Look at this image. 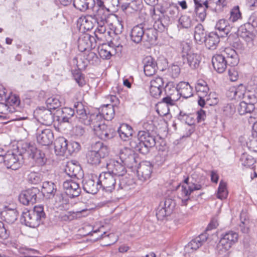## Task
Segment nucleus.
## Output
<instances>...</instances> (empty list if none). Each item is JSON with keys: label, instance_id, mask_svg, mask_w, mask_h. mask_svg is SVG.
I'll return each instance as SVG.
<instances>
[{"label": "nucleus", "instance_id": "obj_5", "mask_svg": "<svg viewBox=\"0 0 257 257\" xmlns=\"http://www.w3.org/2000/svg\"><path fill=\"white\" fill-rule=\"evenodd\" d=\"M184 183L186 185H182L181 195L182 204L187 205L188 201L191 199V193L194 191L201 190L202 187L201 184L197 183L193 175L186 178Z\"/></svg>", "mask_w": 257, "mask_h": 257}, {"label": "nucleus", "instance_id": "obj_41", "mask_svg": "<svg viewBox=\"0 0 257 257\" xmlns=\"http://www.w3.org/2000/svg\"><path fill=\"white\" fill-rule=\"evenodd\" d=\"M207 238L206 233H202L195 238L192 239L188 244V247L196 250L206 241Z\"/></svg>", "mask_w": 257, "mask_h": 257}, {"label": "nucleus", "instance_id": "obj_27", "mask_svg": "<svg viewBox=\"0 0 257 257\" xmlns=\"http://www.w3.org/2000/svg\"><path fill=\"white\" fill-rule=\"evenodd\" d=\"M212 63L214 69L220 73L225 71L228 64L223 55L220 54L214 56L212 58Z\"/></svg>", "mask_w": 257, "mask_h": 257}, {"label": "nucleus", "instance_id": "obj_47", "mask_svg": "<svg viewBox=\"0 0 257 257\" xmlns=\"http://www.w3.org/2000/svg\"><path fill=\"white\" fill-rule=\"evenodd\" d=\"M114 108L113 105L107 104L102 107L101 113L102 118L107 120H111L114 115Z\"/></svg>", "mask_w": 257, "mask_h": 257}, {"label": "nucleus", "instance_id": "obj_44", "mask_svg": "<svg viewBox=\"0 0 257 257\" xmlns=\"http://www.w3.org/2000/svg\"><path fill=\"white\" fill-rule=\"evenodd\" d=\"M56 185L49 181H46L43 183L42 192L44 195L46 194L48 197H53L56 192Z\"/></svg>", "mask_w": 257, "mask_h": 257}, {"label": "nucleus", "instance_id": "obj_10", "mask_svg": "<svg viewBox=\"0 0 257 257\" xmlns=\"http://www.w3.org/2000/svg\"><path fill=\"white\" fill-rule=\"evenodd\" d=\"M119 159L122 163L129 168L136 167L139 162L137 155L132 150L126 148L120 150Z\"/></svg>", "mask_w": 257, "mask_h": 257}, {"label": "nucleus", "instance_id": "obj_11", "mask_svg": "<svg viewBox=\"0 0 257 257\" xmlns=\"http://www.w3.org/2000/svg\"><path fill=\"white\" fill-rule=\"evenodd\" d=\"M39 193L40 190L36 187L27 189L20 194L19 201L25 205H33L36 202L37 194Z\"/></svg>", "mask_w": 257, "mask_h": 257}, {"label": "nucleus", "instance_id": "obj_32", "mask_svg": "<svg viewBox=\"0 0 257 257\" xmlns=\"http://www.w3.org/2000/svg\"><path fill=\"white\" fill-rule=\"evenodd\" d=\"M117 132L120 139L123 141H128L133 136L132 127L126 123H122L117 129Z\"/></svg>", "mask_w": 257, "mask_h": 257}, {"label": "nucleus", "instance_id": "obj_53", "mask_svg": "<svg viewBox=\"0 0 257 257\" xmlns=\"http://www.w3.org/2000/svg\"><path fill=\"white\" fill-rule=\"evenodd\" d=\"M240 161L242 165L246 167H250L255 162L252 157L246 153H243L241 155L240 158Z\"/></svg>", "mask_w": 257, "mask_h": 257}, {"label": "nucleus", "instance_id": "obj_49", "mask_svg": "<svg viewBox=\"0 0 257 257\" xmlns=\"http://www.w3.org/2000/svg\"><path fill=\"white\" fill-rule=\"evenodd\" d=\"M165 94L167 96L179 97L178 85L176 87L173 82H169L164 88Z\"/></svg>", "mask_w": 257, "mask_h": 257}, {"label": "nucleus", "instance_id": "obj_38", "mask_svg": "<svg viewBox=\"0 0 257 257\" xmlns=\"http://www.w3.org/2000/svg\"><path fill=\"white\" fill-rule=\"evenodd\" d=\"M80 26L84 30L89 31L96 25L95 21L91 15H88L81 17L79 20Z\"/></svg>", "mask_w": 257, "mask_h": 257}, {"label": "nucleus", "instance_id": "obj_26", "mask_svg": "<svg viewBox=\"0 0 257 257\" xmlns=\"http://www.w3.org/2000/svg\"><path fill=\"white\" fill-rule=\"evenodd\" d=\"M173 19L167 14L162 15L158 20L154 23L155 28H158L159 32L167 31L169 26L172 23Z\"/></svg>", "mask_w": 257, "mask_h": 257}, {"label": "nucleus", "instance_id": "obj_55", "mask_svg": "<svg viewBox=\"0 0 257 257\" xmlns=\"http://www.w3.org/2000/svg\"><path fill=\"white\" fill-rule=\"evenodd\" d=\"M47 109L51 110V109H56L61 105V102L59 100L53 97L48 98L46 101Z\"/></svg>", "mask_w": 257, "mask_h": 257}, {"label": "nucleus", "instance_id": "obj_23", "mask_svg": "<svg viewBox=\"0 0 257 257\" xmlns=\"http://www.w3.org/2000/svg\"><path fill=\"white\" fill-rule=\"evenodd\" d=\"M95 133L100 139L105 141L112 139L116 135L115 130L105 124L102 125Z\"/></svg>", "mask_w": 257, "mask_h": 257}, {"label": "nucleus", "instance_id": "obj_7", "mask_svg": "<svg viewBox=\"0 0 257 257\" xmlns=\"http://www.w3.org/2000/svg\"><path fill=\"white\" fill-rule=\"evenodd\" d=\"M22 153L23 152H21L18 155L14 151H8L5 155L3 153L2 156H0V163H3L7 168L17 170L22 164L20 159L22 158Z\"/></svg>", "mask_w": 257, "mask_h": 257}, {"label": "nucleus", "instance_id": "obj_17", "mask_svg": "<svg viewBox=\"0 0 257 257\" xmlns=\"http://www.w3.org/2000/svg\"><path fill=\"white\" fill-rule=\"evenodd\" d=\"M249 28V24H244L238 28L237 33H238L239 37L245 41L246 45L249 48H251L254 46L255 35L248 30Z\"/></svg>", "mask_w": 257, "mask_h": 257}, {"label": "nucleus", "instance_id": "obj_35", "mask_svg": "<svg viewBox=\"0 0 257 257\" xmlns=\"http://www.w3.org/2000/svg\"><path fill=\"white\" fill-rule=\"evenodd\" d=\"M99 188V184L98 181L95 182L93 179H88L83 180V188L84 190L90 194H96Z\"/></svg>", "mask_w": 257, "mask_h": 257}, {"label": "nucleus", "instance_id": "obj_2", "mask_svg": "<svg viewBox=\"0 0 257 257\" xmlns=\"http://www.w3.org/2000/svg\"><path fill=\"white\" fill-rule=\"evenodd\" d=\"M117 178L109 172L101 173L98 177V183L99 184V188L107 192H112L114 189L117 191L121 189L126 190L129 185L128 179L122 178L119 179V183L116 184Z\"/></svg>", "mask_w": 257, "mask_h": 257}, {"label": "nucleus", "instance_id": "obj_33", "mask_svg": "<svg viewBox=\"0 0 257 257\" xmlns=\"http://www.w3.org/2000/svg\"><path fill=\"white\" fill-rule=\"evenodd\" d=\"M75 110L70 107H65L57 110L58 113H60V118L62 122H70L72 121V118L75 114Z\"/></svg>", "mask_w": 257, "mask_h": 257}, {"label": "nucleus", "instance_id": "obj_29", "mask_svg": "<svg viewBox=\"0 0 257 257\" xmlns=\"http://www.w3.org/2000/svg\"><path fill=\"white\" fill-rule=\"evenodd\" d=\"M54 149L57 155H64L67 153V140L64 137L58 138L54 142Z\"/></svg>", "mask_w": 257, "mask_h": 257}, {"label": "nucleus", "instance_id": "obj_16", "mask_svg": "<svg viewBox=\"0 0 257 257\" xmlns=\"http://www.w3.org/2000/svg\"><path fill=\"white\" fill-rule=\"evenodd\" d=\"M95 43V39L94 37L88 34H85L78 39V48L80 51L84 52L94 48Z\"/></svg>", "mask_w": 257, "mask_h": 257}, {"label": "nucleus", "instance_id": "obj_37", "mask_svg": "<svg viewBox=\"0 0 257 257\" xmlns=\"http://www.w3.org/2000/svg\"><path fill=\"white\" fill-rule=\"evenodd\" d=\"M95 3L94 0H74L73 6L77 10L85 12L93 7Z\"/></svg>", "mask_w": 257, "mask_h": 257}, {"label": "nucleus", "instance_id": "obj_15", "mask_svg": "<svg viewBox=\"0 0 257 257\" xmlns=\"http://www.w3.org/2000/svg\"><path fill=\"white\" fill-rule=\"evenodd\" d=\"M74 108L78 121L84 125L90 124L91 114L87 113L83 104L81 102H77L74 104Z\"/></svg>", "mask_w": 257, "mask_h": 257}, {"label": "nucleus", "instance_id": "obj_36", "mask_svg": "<svg viewBox=\"0 0 257 257\" xmlns=\"http://www.w3.org/2000/svg\"><path fill=\"white\" fill-rule=\"evenodd\" d=\"M179 96L188 98L193 95L192 88L188 82H180L178 84Z\"/></svg>", "mask_w": 257, "mask_h": 257}, {"label": "nucleus", "instance_id": "obj_25", "mask_svg": "<svg viewBox=\"0 0 257 257\" xmlns=\"http://www.w3.org/2000/svg\"><path fill=\"white\" fill-rule=\"evenodd\" d=\"M145 28L142 24L134 26L130 33V38L132 41L136 44H139L144 41Z\"/></svg>", "mask_w": 257, "mask_h": 257}, {"label": "nucleus", "instance_id": "obj_51", "mask_svg": "<svg viewBox=\"0 0 257 257\" xmlns=\"http://www.w3.org/2000/svg\"><path fill=\"white\" fill-rule=\"evenodd\" d=\"M95 21L97 22L107 21L108 14L106 13L104 9L98 8L95 13L91 15Z\"/></svg>", "mask_w": 257, "mask_h": 257}, {"label": "nucleus", "instance_id": "obj_4", "mask_svg": "<svg viewBox=\"0 0 257 257\" xmlns=\"http://www.w3.org/2000/svg\"><path fill=\"white\" fill-rule=\"evenodd\" d=\"M92 150L89 151L86 155L88 163L97 165L101 162V160L108 154L107 147L104 146L101 142L98 141L92 145Z\"/></svg>", "mask_w": 257, "mask_h": 257}, {"label": "nucleus", "instance_id": "obj_45", "mask_svg": "<svg viewBox=\"0 0 257 257\" xmlns=\"http://www.w3.org/2000/svg\"><path fill=\"white\" fill-rule=\"evenodd\" d=\"M196 115L192 113H187L183 111H180L178 118L182 122H184L190 126L195 124Z\"/></svg>", "mask_w": 257, "mask_h": 257}, {"label": "nucleus", "instance_id": "obj_54", "mask_svg": "<svg viewBox=\"0 0 257 257\" xmlns=\"http://www.w3.org/2000/svg\"><path fill=\"white\" fill-rule=\"evenodd\" d=\"M227 195L226 183L223 180H221L218 188L217 198L220 199H224L226 198Z\"/></svg>", "mask_w": 257, "mask_h": 257}, {"label": "nucleus", "instance_id": "obj_6", "mask_svg": "<svg viewBox=\"0 0 257 257\" xmlns=\"http://www.w3.org/2000/svg\"><path fill=\"white\" fill-rule=\"evenodd\" d=\"M23 153L28 154L32 158L35 164L38 166H43L46 162L47 159L45 154L40 150H38L34 145L29 143H24L22 145Z\"/></svg>", "mask_w": 257, "mask_h": 257}, {"label": "nucleus", "instance_id": "obj_58", "mask_svg": "<svg viewBox=\"0 0 257 257\" xmlns=\"http://www.w3.org/2000/svg\"><path fill=\"white\" fill-rule=\"evenodd\" d=\"M27 180L31 184H37L41 182V176L39 173L32 171L28 174Z\"/></svg>", "mask_w": 257, "mask_h": 257}, {"label": "nucleus", "instance_id": "obj_63", "mask_svg": "<svg viewBox=\"0 0 257 257\" xmlns=\"http://www.w3.org/2000/svg\"><path fill=\"white\" fill-rule=\"evenodd\" d=\"M244 101L254 106V104L257 103V97L253 92L248 91L245 94Z\"/></svg>", "mask_w": 257, "mask_h": 257}, {"label": "nucleus", "instance_id": "obj_3", "mask_svg": "<svg viewBox=\"0 0 257 257\" xmlns=\"http://www.w3.org/2000/svg\"><path fill=\"white\" fill-rule=\"evenodd\" d=\"M45 216L43 206L38 205L35 206L32 210L23 212L21 219L24 220L26 225L35 228L40 224L41 220L45 218Z\"/></svg>", "mask_w": 257, "mask_h": 257}, {"label": "nucleus", "instance_id": "obj_21", "mask_svg": "<svg viewBox=\"0 0 257 257\" xmlns=\"http://www.w3.org/2000/svg\"><path fill=\"white\" fill-rule=\"evenodd\" d=\"M215 29L219 31L221 37H224V35L227 36L232 31L236 30L235 27L229 24L227 20L224 19L219 20L216 22Z\"/></svg>", "mask_w": 257, "mask_h": 257}, {"label": "nucleus", "instance_id": "obj_28", "mask_svg": "<svg viewBox=\"0 0 257 257\" xmlns=\"http://www.w3.org/2000/svg\"><path fill=\"white\" fill-rule=\"evenodd\" d=\"M158 29L155 28V24L151 28H145L144 41L151 44L156 43L158 38Z\"/></svg>", "mask_w": 257, "mask_h": 257}, {"label": "nucleus", "instance_id": "obj_50", "mask_svg": "<svg viewBox=\"0 0 257 257\" xmlns=\"http://www.w3.org/2000/svg\"><path fill=\"white\" fill-rule=\"evenodd\" d=\"M255 109V106L252 104H248L244 100L240 102L237 110L240 115H244L247 113L252 112Z\"/></svg>", "mask_w": 257, "mask_h": 257}, {"label": "nucleus", "instance_id": "obj_8", "mask_svg": "<svg viewBox=\"0 0 257 257\" xmlns=\"http://www.w3.org/2000/svg\"><path fill=\"white\" fill-rule=\"evenodd\" d=\"M182 58L184 64L188 65L193 69L198 68L200 62V55L191 52L190 46L187 44L183 47Z\"/></svg>", "mask_w": 257, "mask_h": 257}, {"label": "nucleus", "instance_id": "obj_9", "mask_svg": "<svg viewBox=\"0 0 257 257\" xmlns=\"http://www.w3.org/2000/svg\"><path fill=\"white\" fill-rule=\"evenodd\" d=\"M164 62L165 59H160L155 61V59L151 56L146 57L143 60L144 71L145 75L147 76H152L156 72L157 69L160 71H164L166 69V66L161 67L160 64Z\"/></svg>", "mask_w": 257, "mask_h": 257}, {"label": "nucleus", "instance_id": "obj_12", "mask_svg": "<svg viewBox=\"0 0 257 257\" xmlns=\"http://www.w3.org/2000/svg\"><path fill=\"white\" fill-rule=\"evenodd\" d=\"M106 168L108 172L116 177L119 178H124L123 176L126 173L125 166L118 161L110 160L106 164Z\"/></svg>", "mask_w": 257, "mask_h": 257}, {"label": "nucleus", "instance_id": "obj_56", "mask_svg": "<svg viewBox=\"0 0 257 257\" xmlns=\"http://www.w3.org/2000/svg\"><path fill=\"white\" fill-rule=\"evenodd\" d=\"M73 78L79 86H84L85 83V80L83 75L79 69L75 70L72 72Z\"/></svg>", "mask_w": 257, "mask_h": 257}, {"label": "nucleus", "instance_id": "obj_14", "mask_svg": "<svg viewBox=\"0 0 257 257\" xmlns=\"http://www.w3.org/2000/svg\"><path fill=\"white\" fill-rule=\"evenodd\" d=\"M36 139L37 142L42 145L48 146L53 142L54 134L52 130L46 129H38L36 133Z\"/></svg>", "mask_w": 257, "mask_h": 257}, {"label": "nucleus", "instance_id": "obj_48", "mask_svg": "<svg viewBox=\"0 0 257 257\" xmlns=\"http://www.w3.org/2000/svg\"><path fill=\"white\" fill-rule=\"evenodd\" d=\"M104 124L103 122V118L101 114L99 113L91 114L90 124L89 125H91L93 128L95 132L98 128H100L102 125Z\"/></svg>", "mask_w": 257, "mask_h": 257}, {"label": "nucleus", "instance_id": "obj_57", "mask_svg": "<svg viewBox=\"0 0 257 257\" xmlns=\"http://www.w3.org/2000/svg\"><path fill=\"white\" fill-rule=\"evenodd\" d=\"M196 90L198 93L199 97H206L209 91V87L206 82H203V84H197L195 86Z\"/></svg>", "mask_w": 257, "mask_h": 257}, {"label": "nucleus", "instance_id": "obj_30", "mask_svg": "<svg viewBox=\"0 0 257 257\" xmlns=\"http://www.w3.org/2000/svg\"><path fill=\"white\" fill-rule=\"evenodd\" d=\"M219 42V34L212 32L208 34L204 42L207 48L213 50L216 49Z\"/></svg>", "mask_w": 257, "mask_h": 257}, {"label": "nucleus", "instance_id": "obj_39", "mask_svg": "<svg viewBox=\"0 0 257 257\" xmlns=\"http://www.w3.org/2000/svg\"><path fill=\"white\" fill-rule=\"evenodd\" d=\"M179 99V97H173L170 96H167L164 97L162 99V102H160L159 103V105H163L164 104H166V105L165 106V110L164 111H162L161 113H160V110H158V112L162 115H166L169 113V108L168 107L169 105L173 106L175 104L176 102Z\"/></svg>", "mask_w": 257, "mask_h": 257}, {"label": "nucleus", "instance_id": "obj_42", "mask_svg": "<svg viewBox=\"0 0 257 257\" xmlns=\"http://www.w3.org/2000/svg\"><path fill=\"white\" fill-rule=\"evenodd\" d=\"M194 37L196 42L199 44L204 42L207 37L202 25L199 24L195 27Z\"/></svg>", "mask_w": 257, "mask_h": 257}, {"label": "nucleus", "instance_id": "obj_52", "mask_svg": "<svg viewBox=\"0 0 257 257\" xmlns=\"http://www.w3.org/2000/svg\"><path fill=\"white\" fill-rule=\"evenodd\" d=\"M80 171V167L73 164H68L65 169L66 174L71 178L76 177L78 173Z\"/></svg>", "mask_w": 257, "mask_h": 257}, {"label": "nucleus", "instance_id": "obj_40", "mask_svg": "<svg viewBox=\"0 0 257 257\" xmlns=\"http://www.w3.org/2000/svg\"><path fill=\"white\" fill-rule=\"evenodd\" d=\"M1 215L5 220L9 223H13L17 219L18 213L16 209L6 208L1 212Z\"/></svg>", "mask_w": 257, "mask_h": 257}, {"label": "nucleus", "instance_id": "obj_24", "mask_svg": "<svg viewBox=\"0 0 257 257\" xmlns=\"http://www.w3.org/2000/svg\"><path fill=\"white\" fill-rule=\"evenodd\" d=\"M195 6V12L200 19V21H203L206 17V9L208 8V3L207 0H194Z\"/></svg>", "mask_w": 257, "mask_h": 257}, {"label": "nucleus", "instance_id": "obj_1", "mask_svg": "<svg viewBox=\"0 0 257 257\" xmlns=\"http://www.w3.org/2000/svg\"><path fill=\"white\" fill-rule=\"evenodd\" d=\"M156 143V137L151 133L149 131H140L138 133V137L131 140L130 145L136 151L146 155Z\"/></svg>", "mask_w": 257, "mask_h": 257}, {"label": "nucleus", "instance_id": "obj_64", "mask_svg": "<svg viewBox=\"0 0 257 257\" xmlns=\"http://www.w3.org/2000/svg\"><path fill=\"white\" fill-rule=\"evenodd\" d=\"M179 21L180 25L183 28L188 29L192 25L191 19L186 15L182 16Z\"/></svg>", "mask_w": 257, "mask_h": 257}, {"label": "nucleus", "instance_id": "obj_19", "mask_svg": "<svg viewBox=\"0 0 257 257\" xmlns=\"http://www.w3.org/2000/svg\"><path fill=\"white\" fill-rule=\"evenodd\" d=\"M36 113L38 120L44 125H50L54 121V115L49 109L40 108Z\"/></svg>", "mask_w": 257, "mask_h": 257}, {"label": "nucleus", "instance_id": "obj_62", "mask_svg": "<svg viewBox=\"0 0 257 257\" xmlns=\"http://www.w3.org/2000/svg\"><path fill=\"white\" fill-rule=\"evenodd\" d=\"M179 8L177 4L173 3H169L168 8L167 9V14L170 15L171 18L173 19L178 13Z\"/></svg>", "mask_w": 257, "mask_h": 257}, {"label": "nucleus", "instance_id": "obj_34", "mask_svg": "<svg viewBox=\"0 0 257 257\" xmlns=\"http://www.w3.org/2000/svg\"><path fill=\"white\" fill-rule=\"evenodd\" d=\"M98 52L103 59H110L114 52V48L110 44H103L98 47Z\"/></svg>", "mask_w": 257, "mask_h": 257}, {"label": "nucleus", "instance_id": "obj_20", "mask_svg": "<svg viewBox=\"0 0 257 257\" xmlns=\"http://www.w3.org/2000/svg\"><path fill=\"white\" fill-rule=\"evenodd\" d=\"M152 172V166L149 162H144L139 163L137 168V174L139 179L145 181L149 179Z\"/></svg>", "mask_w": 257, "mask_h": 257}, {"label": "nucleus", "instance_id": "obj_22", "mask_svg": "<svg viewBox=\"0 0 257 257\" xmlns=\"http://www.w3.org/2000/svg\"><path fill=\"white\" fill-rule=\"evenodd\" d=\"M221 55H223L228 65L230 66H236L239 62V58L236 51L230 47L225 48Z\"/></svg>", "mask_w": 257, "mask_h": 257}, {"label": "nucleus", "instance_id": "obj_31", "mask_svg": "<svg viewBox=\"0 0 257 257\" xmlns=\"http://www.w3.org/2000/svg\"><path fill=\"white\" fill-rule=\"evenodd\" d=\"M239 36L238 33L236 34V30H233L228 35L227 41L232 47L238 50H244V45L240 41Z\"/></svg>", "mask_w": 257, "mask_h": 257}, {"label": "nucleus", "instance_id": "obj_61", "mask_svg": "<svg viewBox=\"0 0 257 257\" xmlns=\"http://www.w3.org/2000/svg\"><path fill=\"white\" fill-rule=\"evenodd\" d=\"M67 153L72 154L74 152H78L81 149V146L79 143L73 141L68 142L67 141Z\"/></svg>", "mask_w": 257, "mask_h": 257}, {"label": "nucleus", "instance_id": "obj_46", "mask_svg": "<svg viewBox=\"0 0 257 257\" xmlns=\"http://www.w3.org/2000/svg\"><path fill=\"white\" fill-rule=\"evenodd\" d=\"M125 39V38L124 36H116V38H113V40L109 44L113 48L114 47V53L121 52L123 46L124 45V41Z\"/></svg>", "mask_w": 257, "mask_h": 257}, {"label": "nucleus", "instance_id": "obj_18", "mask_svg": "<svg viewBox=\"0 0 257 257\" xmlns=\"http://www.w3.org/2000/svg\"><path fill=\"white\" fill-rule=\"evenodd\" d=\"M66 193L71 198H74L79 195L81 188L78 183L72 179L66 180L63 184Z\"/></svg>", "mask_w": 257, "mask_h": 257}, {"label": "nucleus", "instance_id": "obj_13", "mask_svg": "<svg viewBox=\"0 0 257 257\" xmlns=\"http://www.w3.org/2000/svg\"><path fill=\"white\" fill-rule=\"evenodd\" d=\"M238 238V234L232 231L223 234L218 244L220 251H222V249H224L225 251L228 250L231 246L237 242Z\"/></svg>", "mask_w": 257, "mask_h": 257}, {"label": "nucleus", "instance_id": "obj_59", "mask_svg": "<svg viewBox=\"0 0 257 257\" xmlns=\"http://www.w3.org/2000/svg\"><path fill=\"white\" fill-rule=\"evenodd\" d=\"M246 144L250 150L257 152V137L250 136L246 142Z\"/></svg>", "mask_w": 257, "mask_h": 257}, {"label": "nucleus", "instance_id": "obj_43", "mask_svg": "<svg viewBox=\"0 0 257 257\" xmlns=\"http://www.w3.org/2000/svg\"><path fill=\"white\" fill-rule=\"evenodd\" d=\"M230 97L231 99H244L246 92L245 87L240 84L237 88H232L230 90Z\"/></svg>", "mask_w": 257, "mask_h": 257}, {"label": "nucleus", "instance_id": "obj_60", "mask_svg": "<svg viewBox=\"0 0 257 257\" xmlns=\"http://www.w3.org/2000/svg\"><path fill=\"white\" fill-rule=\"evenodd\" d=\"M229 21L235 22L241 17V14L239 11V8L238 6H235L230 12Z\"/></svg>", "mask_w": 257, "mask_h": 257}]
</instances>
